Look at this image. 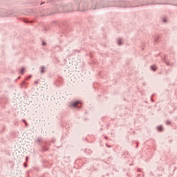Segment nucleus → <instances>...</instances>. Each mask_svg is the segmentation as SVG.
Instances as JSON below:
<instances>
[{
    "instance_id": "72a5a7b5",
    "label": "nucleus",
    "mask_w": 177,
    "mask_h": 177,
    "mask_svg": "<svg viewBox=\"0 0 177 177\" xmlns=\"http://www.w3.org/2000/svg\"><path fill=\"white\" fill-rule=\"evenodd\" d=\"M104 138L106 139V140L109 139V138H107V137H106V136L104 137Z\"/></svg>"
},
{
    "instance_id": "2f4dec72",
    "label": "nucleus",
    "mask_w": 177,
    "mask_h": 177,
    "mask_svg": "<svg viewBox=\"0 0 177 177\" xmlns=\"http://www.w3.org/2000/svg\"><path fill=\"white\" fill-rule=\"evenodd\" d=\"M26 160H28V156H26Z\"/></svg>"
},
{
    "instance_id": "1a4fd4ad",
    "label": "nucleus",
    "mask_w": 177,
    "mask_h": 177,
    "mask_svg": "<svg viewBox=\"0 0 177 177\" xmlns=\"http://www.w3.org/2000/svg\"><path fill=\"white\" fill-rule=\"evenodd\" d=\"M118 45L119 46H121V45H122V38H119V39H118Z\"/></svg>"
},
{
    "instance_id": "aec40b11",
    "label": "nucleus",
    "mask_w": 177,
    "mask_h": 177,
    "mask_svg": "<svg viewBox=\"0 0 177 177\" xmlns=\"http://www.w3.org/2000/svg\"><path fill=\"white\" fill-rule=\"evenodd\" d=\"M151 102H154V100H153V97H151Z\"/></svg>"
},
{
    "instance_id": "7c9ffc66",
    "label": "nucleus",
    "mask_w": 177,
    "mask_h": 177,
    "mask_svg": "<svg viewBox=\"0 0 177 177\" xmlns=\"http://www.w3.org/2000/svg\"><path fill=\"white\" fill-rule=\"evenodd\" d=\"M18 80H19L18 79H16L15 81V82H17Z\"/></svg>"
},
{
    "instance_id": "9b49d317",
    "label": "nucleus",
    "mask_w": 177,
    "mask_h": 177,
    "mask_svg": "<svg viewBox=\"0 0 177 177\" xmlns=\"http://www.w3.org/2000/svg\"><path fill=\"white\" fill-rule=\"evenodd\" d=\"M162 21L163 23H167L168 21V20L167 19V17H163L162 19Z\"/></svg>"
},
{
    "instance_id": "412c9836",
    "label": "nucleus",
    "mask_w": 177,
    "mask_h": 177,
    "mask_svg": "<svg viewBox=\"0 0 177 177\" xmlns=\"http://www.w3.org/2000/svg\"><path fill=\"white\" fill-rule=\"evenodd\" d=\"M24 168H27V165L24 164Z\"/></svg>"
},
{
    "instance_id": "cd10ccee",
    "label": "nucleus",
    "mask_w": 177,
    "mask_h": 177,
    "mask_svg": "<svg viewBox=\"0 0 177 177\" xmlns=\"http://www.w3.org/2000/svg\"><path fill=\"white\" fill-rule=\"evenodd\" d=\"M22 122H26L25 119H23V120H22Z\"/></svg>"
},
{
    "instance_id": "b1692460",
    "label": "nucleus",
    "mask_w": 177,
    "mask_h": 177,
    "mask_svg": "<svg viewBox=\"0 0 177 177\" xmlns=\"http://www.w3.org/2000/svg\"><path fill=\"white\" fill-rule=\"evenodd\" d=\"M156 42H158V39H155Z\"/></svg>"
},
{
    "instance_id": "2eb2a0df",
    "label": "nucleus",
    "mask_w": 177,
    "mask_h": 177,
    "mask_svg": "<svg viewBox=\"0 0 177 177\" xmlns=\"http://www.w3.org/2000/svg\"><path fill=\"white\" fill-rule=\"evenodd\" d=\"M39 83V82L38 80L35 82V85H38Z\"/></svg>"
},
{
    "instance_id": "20e7f679",
    "label": "nucleus",
    "mask_w": 177,
    "mask_h": 177,
    "mask_svg": "<svg viewBox=\"0 0 177 177\" xmlns=\"http://www.w3.org/2000/svg\"><path fill=\"white\" fill-rule=\"evenodd\" d=\"M69 107H71V109H77V110H80V109L82 107V101L80 100L71 101Z\"/></svg>"
},
{
    "instance_id": "4468645a",
    "label": "nucleus",
    "mask_w": 177,
    "mask_h": 177,
    "mask_svg": "<svg viewBox=\"0 0 177 177\" xmlns=\"http://www.w3.org/2000/svg\"><path fill=\"white\" fill-rule=\"evenodd\" d=\"M41 45H42L43 46H45V45H46V42H45V41H42Z\"/></svg>"
},
{
    "instance_id": "9d476101",
    "label": "nucleus",
    "mask_w": 177,
    "mask_h": 177,
    "mask_svg": "<svg viewBox=\"0 0 177 177\" xmlns=\"http://www.w3.org/2000/svg\"><path fill=\"white\" fill-rule=\"evenodd\" d=\"M27 82L26 81H22L21 83V88H23V86H27Z\"/></svg>"
},
{
    "instance_id": "7ed1b4c3",
    "label": "nucleus",
    "mask_w": 177,
    "mask_h": 177,
    "mask_svg": "<svg viewBox=\"0 0 177 177\" xmlns=\"http://www.w3.org/2000/svg\"><path fill=\"white\" fill-rule=\"evenodd\" d=\"M70 32V28L68 27V25L66 24L62 23L59 27L58 33L59 34V37H62V34H64L66 32Z\"/></svg>"
},
{
    "instance_id": "e433bc0d",
    "label": "nucleus",
    "mask_w": 177,
    "mask_h": 177,
    "mask_svg": "<svg viewBox=\"0 0 177 177\" xmlns=\"http://www.w3.org/2000/svg\"><path fill=\"white\" fill-rule=\"evenodd\" d=\"M31 77H32V75H30V77L31 78Z\"/></svg>"
},
{
    "instance_id": "6ab92c4d",
    "label": "nucleus",
    "mask_w": 177,
    "mask_h": 177,
    "mask_svg": "<svg viewBox=\"0 0 177 177\" xmlns=\"http://www.w3.org/2000/svg\"><path fill=\"white\" fill-rule=\"evenodd\" d=\"M55 142H56V140L53 139V140H52V143H55Z\"/></svg>"
},
{
    "instance_id": "423d86ee",
    "label": "nucleus",
    "mask_w": 177,
    "mask_h": 177,
    "mask_svg": "<svg viewBox=\"0 0 177 177\" xmlns=\"http://www.w3.org/2000/svg\"><path fill=\"white\" fill-rule=\"evenodd\" d=\"M24 71H26V68L24 66H22L21 69L19 70V73L23 75L24 74Z\"/></svg>"
},
{
    "instance_id": "0eeeda50",
    "label": "nucleus",
    "mask_w": 177,
    "mask_h": 177,
    "mask_svg": "<svg viewBox=\"0 0 177 177\" xmlns=\"http://www.w3.org/2000/svg\"><path fill=\"white\" fill-rule=\"evenodd\" d=\"M150 69L151 71H157V66L156 65L150 66Z\"/></svg>"
},
{
    "instance_id": "dca6fc26",
    "label": "nucleus",
    "mask_w": 177,
    "mask_h": 177,
    "mask_svg": "<svg viewBox=\"0 0 177 177\" xmlns=\"http://www.w3.org/2000/svg\"><path fill=\"white\" fill-rule=\"evenodd\" d=\"M76 26H77V27H81V24L80 23L76 24Z\"/></svg>"
},
{
    "instance_id": "393cba45",
    "label": "nucleus",
    "mask_w": 177,
    "mask_h": 177,
    "mask_svg": "<svg viewBox=\"0 0 177 177\" xmlns=\"http://www.w3.org/2000/svg\"><path fill=\"white\" fill-rule=\"evenodd\" d=\"M3 131H5V126H3V127L2 132H3Z\"/></svg>"
},
{
    "instance_id": "473e14b6",
    "label": "nucleus",
    "mask_w": 177,
    "mask_h": 177,
    "mask_svg": "<svg viewBox=\"0 0 177 177\" xmlns=\"http://www.w3.org/2000/svg\"><path fill=\"white\" fill-rule=\"evenodd\" d=\"M60 84H63V81L60 80Z\"/></svg>"
},
{
    "instance_id": "f257e3e1",
    "label": "nucleus",
    "mask_w": 177,
    "mask_h": 177,
    "mask_svg": "<svg viewBox=\"0 0 177 177\" xmlns=\"http://www.w3.org/2000/svg\"><path fill=\"white\" fill-rule=\"evenodd\" d=\"M62 0H34L33 5H51L48 8H33L30 10L31 15L33 16H52L56 13H70L71 12H86V10H96L103 8H111L116 6L117 8H127L128 3L124 1L113 0H75L73 3H62Z\"/></svg>"
},
{
    "instance_id": "f704fd0d",
    "label": "nucleus",
    "mask_w": 177,
    "mask_h": 177,
    "mask_svg": "<svg viewBox=\"0 0 177 177\" xmlns=\"http://www.w3.org/2000/svg\"><path fill=\"white\" fill-rule=\"evenodd\" d=\"M5 16H9V15H8V14H6V15H5Z\"/></svg>"
},
{
    "instance_id": "ddd939ff",
    "label": "nucleus",
    "mask_w": 177,
    "mask_h": 177,
    "mask_svg": "<svg viewBox=\"0 0 177 177\" xmlns=\"http://www.w3.org/2000/svg\"><path fill=\"white\" fill-rule=\"evenodd\" d=\"M146 5H149V4L141 3V6H146Z\"/></svg>"
},
{
    "instance_id": "c756f323",
    "label": "nucleus",
    "mask_w": 177,
    "mask_h": 177,
    "mask_svg": "<svg viewBox=\"0 0 177 177\" xmlns=\"http://www.w3.org/2000/svg\"><path fill=\"white\" fill-rule=\"evenodd\" d=\"M138 147H139V146L137 145L136 146V149H138Z\"/></svg>"
},
{
    "instance_id": "c85d7f7f",
    "label": "nucleus",
    "mask_w": 177,
    "mask_h": 177,
    "mask_svg": "<svg viewBox=\"0 0 177 177\" xmlns=\"http://www.w3.org/2000/svg\"><path fill=\"white\" fill-rule=\"evenodd\" d=\"M106 147H110V145H106Z\"/></svg>"
},
{
    "instance_id": "39448f33",
    "label": "nucleus",
    "mask_w": 177,
    "mask_h": 177,
    "mask_svg": "<svg viewBox=\"0 0 177 177\" xmlns=\"http://www.w3.org/2000/svg\"><path fill=\"white\" fill-rule=\"evenodd\" d=\"M156 129L158 132H162V131H164V126H162V124L158 125Z\"/></svg>"
},
{
    "instance_id": "4be33fe9",
    "label": "nucleus",
    "mask_w": 177,
    "mask_h": 177,
    "mask_svg": "<svg viewBox=\"0 0 177 177\" xmlns=\"http://www.w3.org/2000/svg\"><path fill=\"white\" fill-rule=\"evenodd\" d=\"M64 62L65 63H67V59H64Z\"/></svg>"
},
{
    "instance_id": "f3484780",
    "label": "nucleus",
    "mask_w": 177,
    "mask_h": 177,
    "mask_svg": "<svg viewBox=\"0 0 177 177\" xmlns=\"http://www.w3.org/2000/svg\"><path fill=\"white\" fill-rule=\"evenodd\" d=\"M44 32H46V31H48V29L46 28H44Z\"/></svg>"
},
{
    "instance_id": "f8f14e48",
    "label": "nucleus",
    "mask_w": 177,
    "mask_h": 177,
    "mask_svg": "<svg viewBox=\"0 0 177 177\" xmlns=\"http://www.w3.org/2000/svg\"><path fill=\"white\" fill-rule=\"evenodd\" d=\"M172 122H171V120H167L166 121V125H171Z\"/></svg>"
},
{
    "instance_id": "6e6552de",
    "label": "nucleus",
    "mask_w": 177,
    "mask_h": 177,
    "mask_svg": "<svg viewBox=\"0 0 177 177\" xmlns=\"http://www.w3.org/2000/svg\"><path fill=\"white\" fill-rule=\"evenodd\" d=\"M40 68H41L40 73H41V74L45 73V70H46V68L45 67V66H41Z\"/></svg>"
},
{
    "instance_id": "c9c22d12",
    "label": "nucleus",
    "mask_w": 177,
    "mask_h": 177,
    "mask_svg": "<svg viewBox=\"0 0 177 177\" xmlns=\"http://www.w3.org/2000/svg\"><path fill=\"white\" fill-rule=\"evenodd\" d=\"M146 85V84L145 83H143V86H145Z\"/></svg>"
},
{
    "instance_id": "bb28decb",
    "label": "nucleus",
    "mask_w": 177,
    "mask_h": 177,
    "mask_svg": "<svg viewBox=\"0 0 177 177\" xmlns=\"http://www.w3.org/2000/svg\"><path fill=\"white\" fill-rule=\"evenodd\" d=\"M155 95H156V94L153 93V94L151 95V97H153V96H155Z\"/></svg>"
},
{
    "instance_id": "a878e982",
    "label": "nucleus",
    "mask_w": 177,
    "mask_h": 177,
    "mask_svg": "<svg viewBox=\"0 0 177 177\" xmlns=\"http://www.w3.org/2000/svg\"><path fill=\"white\" fill-rule=\"evenodd\" d=\"M167 66H169V62H166Z\"/></svg>"
},
{
    "instance_id": "a211bd4d",
    "label": "nucleus",
    "mask_w": 177,
    "mask_h": 177,
    "mask_svg": "<svg viewBox=\"0 0 177 177\" xmlns=\"http://www.w3.org/2000/svg\"><path fill=\"white\" fill-rule=\"evenodd\" d=\"M35 169L38 172V171H39V168H38V167H36V168H35Z\"/></svg>"
},
{
    "instance_id": "f03ea898",
    "label": "nucleus",
    "mask_w": 177,
    "mask_h": 177,
    "mask_svg": "<svg viewBox=\"0 0 177 177\" xmlns=\"http://www.w3.org/2000/svg\"><path fill=\"white\" fill-rule=\"evenodd\" d=\"M35 142L38 143L40 147V149H39V151H40V153H45V151H48L49 150V146H50V142L48 141H44V138H37Z\"/></svg>"
},
{
    "instance_id": "4c0bfd02",
    "label": "nucleus",
    "mask_w": 177,
    "mask_h": 177,
    "mask_svg": "<svg viewBox=\"0 0 177 177\" xmlns=\"http://www.w3.org/2000/svg\"><path fill=\"white\" fill-rule=\"evenodd\" d=\"M28 177H30V176H28Z\"/></svg>"
},
{
    "instance_id": "5701e85b",
    "label": "nucleus",
    "mask_w": 177,
    "mask_h": 177,
    "mask_svg": "<svg viewBox=\"0 0 177 177\" xmlns=\"http://www.w3.org/2000/svg\"><path fill=\"white\" fill-rule=\"evenodd\" d=\"M20 78H21V76H19L17 80H20Z\"/></svg>"
}]
</instances>
